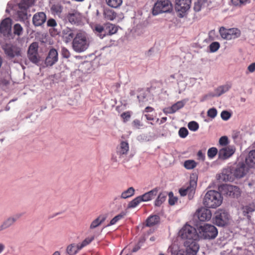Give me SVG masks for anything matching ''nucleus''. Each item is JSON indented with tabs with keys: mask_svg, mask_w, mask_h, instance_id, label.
Returning a JSON list of instances; mask_svg holds the SVG:
<instances>
[{
	"mask_svg": "<svg viewBox=\"0 0 255 255\" xmlns=\"http://www.w3.org/2000/svg\"><path fill=\"white\" fill-rule=\"evenodd\" d=\"M107 216L105 214H102L99 216L95 219L90 225V229H93L102 224L107 219Z\"/></svg>",
	"mask_w": 255,
	"mask_h": 255,
	"instance_id": "obj_25",
	"label": "nucleus"
},
{
	"mask_svg": "<svg viewBox=\"0 0 255 255\" xmlns=\"http://www.w3.org/2000/svg\"><path fill=\"white\" fill-rule=\"evenodd\" d=\"M80 250H81L78 249V245L71 244L67 247L66 252L69 255H75Z\"/></svg>",
	"mask_w": 255,
	"mask_h": 255,
	"instance_id": "obj_31",
	"label": "nucleus"
},
{
	"mask_svg": "<svg viewBox=\"0 0 255 255\" xmlns=\"http://www.w3.org/2000/svg\"><path fill=\"white\" fill-rule=\"evenodd\" d=\"M141 245L140 243L138 242L136 245H135V246L133 248V249L131 250V252L133 253L137 252L138 250H139L140 248Z\"/></svg>",
	"mask_w": 255,
	"mask_h": 255,
	"instance_id": "obj_60",
	"label": "nucleus"
},
{
	"mask_svg": "<svg viewBox=\"0 0 255 255\" xmlns=\"http://www.w3.org/2000/svg\"><path fill=\"white\" fill-rule=\"evenodd\" d=\"M104 15L105 18L110 20H113L115 19L117 16V13L115 12L113 10L107 9L104 11Z\"/></svg>",
	"mask_w": 255,
	"mask_h": 255,
	"instance_id": "obj_30",
	"label": "nucleus"
},
{
	"mask_svg": "<svg viewBox=\"0 0 255 255\" xmlns=\"http://www.w3.org/2000/svg\"><path fill=\"white\" fill-rule=\"evenodd\" d=\"M61 54L63 57L68 58L70 56V53L69 51L65 47H63L61 49Z\"/></svg>",
	"mask_w": 255,
	"mask_h": 255,
	"instance_id": "obj_52",
	"label": "nucleus"
},
{
	"mask_svg": "<svg viewBox=\"0 0 255 255\" xmlns=\"http://www.w3.org/2000/svg\"><path fill=\"white\" fill-rule=\"evenodd\" d=\"M218 153V149L216 147H211L210 148L207 152V155L209 158H214Z\"/></svg>",
	"mask_w": 255,
	"mask_h": 255,
	"instance_id": "obj_43",
	"label": "nucleus"
},
{
	"mask_svg": "<svg viewBox=\"0 0 255 255\" xmlns=\"http://www.w3.org/2000/svg\"><path fill=\"white\" fill-rule=\"evenodd\" d=\"M228 142V138L226 136H222L219 139V143L222 146L227 145Z\"/></svg>",
	"mask_w": 255,
	"mask_h": 255,
	"instance_id": "obj_53",
	"label": "nucleus"
},
{
	"mask_svg": "<svg viewBox=\"0 0 255 255\" xmlns=\"http://www.w3.org/2000/svg\"><path fill=\"white\" fill-rule=\"evenodd\" d=\"M248 70L250 73H253L255 71V62L251 64L248 67Z\"/></svg>",
	"mask_w": 255,
	"mask_h": 255,
	"instance_id": "obj_59",
	"label": "nucleus"
},
{
	"mask_svg": "<svg viewBox=\"0 0 255 255\" xmlns=\"http://www.w3.org/2000/svg\"><path fill=\"white\" fill-rule=\"evenodd\" d=\"M171 195H173L172 192H170L169 194V204L170 205H174L175 204V203L176 202H177V199L176 197H171L170 196Z\"/></svg>",
	"mask_w": 255,
	"mask_h": 255,
	"instance_id": "obj_57",
	"label": "nucleus"
},
{
	"mask_svg": "<svg viewBox=\"0 0 255 255\" xmlns=\"http://www.w3.org/2000/svg\"><path fill=\"white\" fill-rule=\"evenodd\" d=\"M230 215L228 212L223 210H218L215 213L213 222L218 226L223 227L229 223Z\"/></svg>",
	"mask_w": 255,
	"mask_h": 255,
	"instance_id": "obj_9",
	"label": "nucleus"
},
{
	"mask_svg": "<svg viewBox=\"0 0 255 255\" xmlns=\"http://www.w3.org/2000/svg\"><path fill=\"white\" fill-rule=\"evenodd\" d=\"M11 30V20L6 18L2 20L0 25V32L4 36H8Z\"/></svg>",
	"mask_w": 255,
	"mask_h": 255,
	"instance_id": "obj_15",
	"label": "nucleus"
},
{
	"mask_svg": "<svg viewBox=\"0 0 255 255\" xmlns=\"http://www.w3.org/2000/svg\"><path fill=\"white\" fill-rule=\"evenodd\" d=\"M125 215L124 213H121L120 214L116 216L114 218H113L109 224L108 225V226H112L116 224L119 221L123 219Z\"/></svg>",
	"mask_w": 255,
	"mask_h": 255,
	"instance_id": "obj_41",
	"label": "nucleus"
},
{
	"mask_svg": "<svg viewBox=\"0 0 255 255\" xmlns=\"http://www.w3.org/2000/svg\"><path fill=\"white\" fill-rule=\"evenodd\" d=\"M217 114V111L215 108H211L207 112V115L209 117L214 118Z\"/></svg>",
	"mask_w": 255,
	"mask_h": 255,
	"instance_id": "obj_49",
	"label": "nucleus"
},
{
	"mask_svg": "<svg viewBox=\"0 0 255 255\" xmlns=\"http://www.w3.org/2000/svg\"><path fill=\"white\" fill-rule=\"evenodd\" d=\"M178 134L180 137L185 138L187 136L188 131L186 128L183 127L179 129Z\"/></svg>",
	"mask_w": 255,
	"mask_h": 255,
	"instance_id": "obj_46",
	"label": "nucleus"
},
{
	"mask_svg": "<svg viewBox=\"0 0 255 255\" xmlns=\"http://www.w3.org/2000/svg\"><path fill=\"white\" fill-rule=\"evenodd\" d=\"M159 191V188L156 187L152 190L140 195L143 202H147L154 199L157 195Z\"/></svg>",
	"mask_w": 255,
	"mask_h": 255,
	"instance_id": "obj_23",
	"label": "nucleus"
},
{
	"mask_svg": "<svg viewBox=\"0 0 255 255\" xmlns=\"http://www.w3.org/2000/svg\"><path fill=\"white\" fill-rule=\"evenodd\" d=\"M134 192L135 190L133 187H129L122 193L121 197L123 199H127L130 197L134 195Z\"/></svg>",
	"mask_w": 255,
	"mask_h": 255,
	"instance_id": "obj_34",
	"label": "nucleus"
},
{
	"mask_svg": "<svg viewBox=\"0 0 255 255\" xmlns=\"http://www.w3.org/2000/svg\"><path fill=\"white\" fill-rule=\"evenodd\" d=\"M172 9V4L169 0H157L152 8V14L156 15L170 12Z\"/></svg>",
	"mask_w": 255,
	"mask_h": 255,
	"instance_id": "obj_6",
	"label": "nucleus"
},
{
	"mask_svg": "<svg viewBox=\"0 0 255 255\" xmlns=\"http://www.w3.org/2000/svg\"><path fill=\"white\" fill-rule=\"evenodd\" d=\"M184 246L185 250H179L176 255H196L199 249V245L195 243H184Z\"/></svg>",
	"mask_w": 255,
	"mask_h": 255,
	"instance_id": "obj_14",
	"label": "nucleus"
},
{
	"mask_svg": "<svg viewBox=\"0 0 255 255\" xmlns=\"http://www.w3.org/2000/svg\"><path fill=\"white\" fill-rule=\"evenodd\" d=\"M211 52H214L217 51L220 47V44L218 42H212L209 46Z\"/></svg>",
	"mask_w": 255,
	"mask_h": 255,
	"instance_id": "obj_47",
	"label": "nucleus"
},
{
	"mask_svg": "<svg viewBox=\"0 0 255 255\" xmlns=\"http://www.w3.org/2000/svg\"><path fill=\"white\" fill-rule=\"evenodd\" d=\"M167 193L165 192H160L154 201L155 206H160L166 200Z\"/></svg>",
	"mask_w": 255,
	"mask_h": 255,
	"instance_id": "obj_29",
	"label": "nucleus"
},
{
	"mask_svg": "<svg viewBox=\"0 0 255 255\" xmlns=\"http://www.w3.org/2000/svg\"><path fill=\"white\" fill-rule=\"evenodd\" d=\"M154 110V109L150 107H147L145 108L144 110V112L148 113L152 112Z\"/></svg>",
	"mask_w": 255,
	"mask_h": 255,
	"instance_id": "obj_62",
	"label": "nucleus"
},
{
	"mask_svg": "<svg viewBox=\"0 0 255 255\" xmlns=\"http://www.w3.org/2000/svg\"><path fill=\"white\" fill-rule=\"evenodd\" d=\"M179 236L183 239L186 240L185 243L198 244L197 240L199 235L195 228L188 225H185L179 232Z\"/></svg>",
	"mask_w": 255,
	"mask_h": 255,
	"instance_id": "obj_3",
	"label": "nucleus"
},
{
	"mask_svg": "<svg viewBox=\"0 0 255 255\" xmlns=\"http://www.w3.org/2000/svg\"><path fill=\"white\" fill-rule=\"evenodd\" d=\"M38 44L37 42L32 43L29 46L27 51V57L29 60L34 64L40 61V56L38 53Z\"/></svg>",
	"mask_w": 255,
	"mask_h": 255,
	"instance_id": "obj_12",
	"label": "nucleus"
},
{
	"mask_svg": "<svg viewBox=\"0 0 255 255\" xmlns=\"http://www.w3.org/2000/svg\"><path fill=\"white\" fill-rule=\"evenodd\" d=\"M63 37L66 43L70 42L73 40L74 34L72 29L69 27H66L62 30Z\"/></svg>",
	"mask_w": 255,
	"mask_h": 255,
	"instance_id": "obj_24",
	"label": "nucleus"
},
{
	"mask_svg": "<svg viewBox=\"0 0 255 255\" xmlns=\"http://www.w3.org/2000/svg\"><path fill=\"white\" fill-rule=\"evenodd\" d=\"M223 197L220 193L215 190H209L205 195L203 204L208 208H216L220 206Z\"/></svg>",
	"mask_w": 255,
	"mask_h": 255,
	"instance_id": "obj_2",
	"label": "nucleus"
},
{
	"mask_svg": "<svg viewBox=\"0 0 255 255\" xmlns=\"http://www.w3.org/2000/svg\"><path fill=\"white\" fill-rule=\"evenodd\" d=\"M197 186V181L194 179H191L189 183L181 188L179 192L181 196H188V198L191 200L193 198Z\"/></svg>",
	"mask_w": 255,
	"mask_h": 255,
	"instance_id": "obj_10",
	"label": "nucleus"
},
{
	"mask_svg": "<svg viewBox=\"0 0 255 255\" xmlns=\"http://www.w3.org/2000/svg\"><path fill=\"white\" fill-rule=\"evenodd\" d=\"M188 127L190 130L195 131L199 128V125L197 122L192 121L188 123Z\"/></svg>",
	"mask_w": 255,
	"mask_h": 255,
	"instance_id": "obj_45",
	"label": "nucleus"
},
{
	"mask_svg": "<svg viewBox=\"0 0 255 255\" xmlns=\"http://www.w3.org/2000/svg\"><path fill=\"white\" fill-rule=\"evenodd\" d=\"M236 148L233 146H228L220 149L219 151V158L226 159L231 157L235 152Z\"/></svg>",
	"mask_w": 255,
	"mask_h": 255,
	"instance_id": "obj_19",
	"label": "nucleus"
},
{
	"mask_svg": "<svg viewBox=\"0 0 255 255\" xmlns=\"http://www.w3.org/2000/svg\"><path fill=\"white\" fill-rule=\"evenodd\" d=\"M235 176L237 178H242L245 175V168L243 166L237 167L234 172Z\"/></svg>",
	"mask_w": 255,
	"mask_h": 255,
	"instance_id": "obj_38",
	"label": "nucleus"
},
{
	"mask_svg": "<svg viewBox=\"0 0 255 255\" xmlns=\"http://www.w3.org/2000/svg\"><path fill=\"white\" fill-rule=\"evenodd\" d=\"M203 1L202 0H198L197 2H195L194 5V10L196 12L199 11L203 5Z\"/></svg>",
	"mask_w": 255,
	"mask_h": 255,
	"instance_id": "obj_48",
	"label": "nucleus"
},
{
	"mask_svg": "<svg viewBox=\"0 0 255 255\" xmlns=\"http://www.w3.org/2000/svg\"><path fill=\"white\" fill-rule=\"evenodd\" d=\"M47 25L48 27H55L57 25V22L54 19L50 18L47 21Z\"/></svg>",
	"mask_w": 255,
	"mask_h": 255,
	"instance_id": "obj_55",
	"label": "nucleus"
},
{
	"mask_svg": "<svg viewBox=\"0 0 255 255\" xmlns=\"http://www.w3.org/2000/svg\"><path fill=\"white\" fill-rule=\"evenodd\" d=\"M129 151V145L127 141H122L117 147V153L121 158L128 154Z\"/></svg>",
	"mask_w": 255,
	"mask_h": 255,
	"instance_id": "obj_21",
	"label": "nucleus"
},
{
	"mask_svg": "<svg viewBox=\"0 0 255 255\" xmlns=\"http://www.w3.org/2000/svg\"><path fill=\"white\" fill-rule=\"evenodd\" d=\"M184 106V103L182 101H178L175 104H173L170 108L167 109L166 112L168 114H173L177 111L178 110L183 108Z\"/></svg>",
	"mask_w": 255,
	"mask_h": 255,
	"instance_id": "obj_26",
	"label": "nucleus"
},
{
	"mask_svg": "<svg viewBox=\"0 0 255 255\" xmlns=\"http://www.w3.org/2000/svg\"><path fill=\"white\" fill-rule=\"evenodd\" d=\"M2 48L6 55L9 58L21 56V49L16 45L11 44H6L3 46Z\"/></svg>",
	"mask_w": 255,
	"mask_h": 255,
	"instance_id": "obj_13",
	"label": "nucleus"
},
{
	"mask_svg": "<svg viewBox=\"0 0 255 255\" xmlns=\"http://www.w3.org/2000/svg\"><path fill=\"white\" fill-rule=\"evenodd\" d=\"M197 157L198 159L204 161L205 158V156L201 150H199L197 153Z\"/></svg>",
	"mask_w": 255,
	"mask_h": 255,
	"instance_id": "obj_58",
	"label": "nucleus"
},
{
	"mask_svg": "<svg viewBox=\"0 0 255 255\" xmlns=\"http://www.w3.org/2000/svg\"><path fill=\"white\" fill-rule=\"evenodd\" d=\"M23 31V28L20 24L16 23L14 25L13 33L14 35L19 36L22 35Z\"/></svg>",
	"mask_w": 255,
	"mask_h": 255,
	"instance_id": "obj_39",
	"label": "nucleus"
},
{
	"mask_svg": "<svg viewBox=\"0 0 255 255\" xmlns=\"http://www.w3.org/2000/svg\"><path fill=\"white\" fill-rule=\"evenodd\" d=\"M94 239V237H88L86 238L81 244H77L78 249L81 250L85 247L89 245Z\"/></svg>",
	"mask_w": 255,
	"mask_h": 255,
	"instance_id": "obj_36",
	"label": "nucleus"
},
{
	"mask_svg": "<svg viewBox=\"0 0 255 255\" xmlns=\"http://www.w3.org/2000/svg\"><path fill=\"white\" fill-rule=\"evenodd\" d=\"M58 52L55 49L52 48L48 52L46 58L45 64L46 66H52L58 61Z\"/></svg>",
	"mask_w": 255,
	"mask_h": 255,
	"instance_id": "obj_16",
	"label": "nucleus"
},
{
	"mask_svg": "<svg viewBox=\"0 0 255 255\" xmlns=\"http://www.w3.org/2000/svg\"><path fill=\"white\" fill-rule=\"evenodd\" d=\"M132 126L136 128H139L140 127L142 126V124L141 123L139 120L135 119L132 122Z\"/></svg>",
	"mask_w": 255,
	"mask_h": 255,
	"instance_id": "obj_56",
	"label": "nucleus"
},
{
	"mask_svg": "<svg viewBox=\"0 0 255 255\" xmlns=\"http://www.w3.org/2000/svg\"><path fill=\"white\" fill-rule=\"evenodd\" d=\"M47 19L46 14L44 12H38L35 13L32 17V23L35 26H42Z\"/></svg>",
	"mask_w": 255,
	"mask_h": 255,
	"instance_id": "obj_18",
	"label": "nucleus"
},
{
	"mask_svg": "<svg viewBox=\"0 0 255 255\" xmlns=\"http://www.w3.org/2000/svg\"><path fill=\"white\" fill-rule=\"evenodd\" d=\"M254 210V208L251 205H247L243 207V212L244 216H249L248 214L253 212Z\"/></svg>",
	"mask_w": 255,
	"mask_h": 255,
	"instance_id": "obj_44",
	"label": "nucleus"
},
{
	"mask_svg": "<svg viewBox=\"0 0 255 255\" xmlns=\"http://www.w3.org/2000/svg\"><path fill=\"white\" fill-rule=\"evenodd\" d=\"M144 116L146 118V119L148 121H153L154 120L153 116L150 114H145Z\"/></svg>",
	"mask_w": 255,
	"mask_h": 255,
	"instance_id": "obj_61",
	"label": "nucleus"
},
{
	"mask_svg": "<svg viewBox=\"0 0 255 255\" xmlns=\"http://www.w3.org/2000/svg\"><path fill=\"white\" fill-rule=\"evenodd\" d=\"M240 132L239 131H234L233 133L232 136L234 139H236L238 137Z\"/></svg>",
	"mask_w": 255,
	"mask_h": 255,
	"instance_id": "obj_63",
	"label": "nucleus"
},
{
	"mask_svg": "<svg viewBox=\"0 0 255 255\" xmlns=\"http://www.w3.org/2000/svg\"><path fill=\"white\" fill-rule=\"evenodd\" d=\"M220 191L224 195L233 198H238L241 194L239 187L230 184H223L219 187Z\"/></svg>",
	"mask_w": 255,
	"mask_h": 255,
	"instance_id": "obj_8",
	"label": "nucleus"
},
{
	"mask_svg": "<svg viewBox=\"0 0 255 255\" xmlns=\"http://www.w3.org/2000/svg\"><path fill=\"white\" fill-rule=\"evenodd\" d=\"M246 163L250 167L255 166V149L251 151L246 159Z\"/></svg>",
	"mask_w": 255,
	"mask_h": 255,
	"instance_id": "obj_27",
	"label": "nucleus"
},
{
	"mask_svg": "<svg viewBox=\"0 0 255 255\" xmlns=\"http://www.w3.org/2000/svg\"><path fill=\"white\" fill-rule=\"evenodd\" d=\"M160 218L158 215H152L149 217L146 221V225L148 227L153 226L159 222Z\"/></svg>",
	"mask_w": 255,
	"mask_h": 255,
	"instance_id": "obj_28",
	"label": "nucleus"
},
{
	"mask_svg": "<svg viewBox=\"0 0 255 255\" xmlns=\"http://www.w3.org/2000/svg\"><path fill=\"white\" fill-rule=\"evenodd\" d=\"M51 10L52 13L56 14H59L62 11L63 7L61 4L59 3L54 4L52 5Z\"/></svg>",
	"mask_w": 255,
	"mask_h": 255,
	"instance_id": "obj_37",
	"label": "nucleus"
},
{
	"mask_svg": "<svg viewBox=\"0 0 255 255\" xmlns=\"http://www.w3.org/2000/svg\"><path fill=\"white\" fill-rule=\"evenodd\" d=\"M35 0H21L18 4L19 9L17 14L21 21H24L27 19V10L30 6L33 4Z\"/></svg>",
	"mask_w": 255,
	"mask_h": 255,
	"instance_id": "obj_7",
	"label": "nucleus"
},
{
	"mask_svg": "<svg viewBox=\"0 0 255 255\" xmlns=\"http://www.w3.org/2000/svg\"><path fill=\"white\" fill-rule=\"evenodd\" d=\"M130 116V113L129 111L124 112L121 115V117L123 119V122L124 123L127 122L129 119Z\"/></svg>",
	"mask_w": 255,
	"mask_h": 255,
	"instance_id": "obj_50",
	"label": "nucleus"
},
{
	"mask_svg": "<svg viewBox=\"0 0 255 255\" xmlns=\"http://www.w3.org/2000/svg\"><path fill=\"white\" fill-rule=\"evenodd\" d=\"M191 0H175V8L182 13L186 12L190 8Z\"/></svg>",
	"mask_w": 255,
	"mask_h": 255,
	"instance_id": "obj_17",
	"label": "nucleus"
},
{
	"mask_svg": "<svg viewBox=\"0 0 255 255\" xmlns=\"http://www.w3.org/2000/svg\"><path fill=\"white\" fill-rule=\"evenodd\" d=\"M4 249V246L2 244L0 243V254L3 251Z\"/></svg>",
	"mask_w": 255,
	"mask_h": 255,
	"instance_id": "obj_64",
	"label": "nucleus"
},
{
	"mask_svg": "<svg viewBox=\"0 0 255 255\" xmlns=\"http://www.w3.org/2000/svg\"><path fill=\"white\" fill-rule=\"evenodd\" d=\"M199 237L205 239H212L216 237L218 230L213 225L206 224L198 228Z\"/></svg>",
	"mask_w": 255,
	"mask_h": 255,
	"instance_id": "obj_5",
	"label": "nucleus"
},
{
	"mask_svg": "<svg viewBox=\"0 0 255 255\" xmlns=\"http://www.w3.org/2000/svg\"><path fill=\"white\" fill-rule=\"evenodd\" d=\"M197 216L199 220L201 222L209 220L212 217L211 211L207 208H202L198 210Z\"/></svg>",
	"mask_w": 255,
	"mask_h": 255,
	"instance_id": "obj_20",
	"label": "nucleus"
},
{
	"mask_svg": "<svg viewBox=\"0 0 255 255\" xmlns=\"http://www.w3.org/2000/svg\"><path fill=\"white\" fill-rule=\"evenodd\" d=\"M143 202L140 196H139L132 201H130L128 205V208H133L136 207L140 203Z\"/></svg>",
	"mask_w": 255,
	"mask_h": 255,
	"instance_id": "obj_32",
	"label": "nucleus"
},
{
	"mask_svg": "<svg viewBox=\"0 0 255 255\" xmlns=\"http://www.w3.org/2000/svg\"><path fill=\"white\" fill-rule=\"evenodd\" d=\"M219 32L223 38L227 40L235 39L241 35L240 30L236 28L226 29L224 27H222L219 30Z\"/></svg>",
	"mask_w": 255,
	"mask_h": 255,
	"instance_id": "obj_11",
	"label": "nucleus"
},
{
	"mask_svg": "<svg viewBox=\"0 0 255 255\" xmlns=\"http://www.w3.org/2000/svg\"><path fill=\"white\" fill-rule=\"evenodd\" d=\"M94 30L102 39L107 35H112L116 33L118 30V27L111 23H107L104 25L97 24L94 27Z\"/></svg>",
	"mask_w": 255,
	"mask_h": 255,
	"instance_id": "obj_4",
	"label": "nucleus"
},
{
	"mask_svg": "<svg viewBox=\"0 0 255 255\" xmlns=\"http://www.w3.org/2000/svg\"><path fill=\"white\" fill-rule=\"evenodd\" d=\"M69 21L71 23H75L77 22L76 15L74 13H69L67 16Z\"/></svg>",
	"mask_w": 255,
	"mask_h": 255,
	"instance_id": "obj_54",
	"label": "nucleus"
},
{
	"mask_svg": "<svg viewBox=\"0 0 255 255\" xmlns=\"http://www.w3.org/2000/svg\"><path fill=\"white\" fill-rule=\"evenodd\" d=\"M232 4L235 6L241 7L249 2L248 0H231Z\"/></svg>",
	"mask_w": 255,
	"mask_h": 255,
	"instance_id": "obj_42",
	"label": "nucleus"
},
{
	"mask_svg": "<svg viewBox=\"0 0 255 255\" xmlns=\"http://www.w3.org/2000/svg\"><path fill=\"white\" fill-rule=\"evenodd\" d=\"M90 45V40L87 34L83 31L78 32L72 41L73 50L77 52H82L88 49Z\"/></svg>",
	"mask_w": 255,
	"mask_h": 255,
	"instance_id": "obj_1",
	"label": "nucleus"
},
{
	"mask_svg": "<svg viewBox=\"0 0 255 255\" xmlns=\"http://www.w3.org/2000/svg\"><path fill=\"white\" fill-rule=\"evenodd\" d=\"M231 88L229 85H224L219 87L216 89V92L218 96L227 92Z\"/></svg>",
	"mask_w": 255,
	"mask_h": 255,
	"instance_id": "obj_40",
	"label": "nucleus"
},
{
	"mask_svg": "<svg viewBox=\"0 0 255 255\" xmlns=\"http://www.w3.org/2000/svg\"><path fill=\"white\" fill-rule=\"evenodd\" d=\"M107 4L113 8L119 7L123 2L122 0H106Z\"/></svg>",
	"mask_w": 255,
	"mask_h": 255,
	"instance_id": "obj_35",
	"label": "nucleus"
},
{
	"mask_svg": "<svg viewBox=\"0 0 255 255\" xmlns=\"http://www.w3.org/2000/svg\"><path fill=\"white\" fill-rule=\"evenodd\" d=\"M231 116V114L227 111H223L221 114L222 119L225 121L229 119Z\"/></svg>",
	"mask_w": 255,
	"mask_h": 255,
	"instance_id": "obj_51",
	"label": "nucleus"
},
{
	"mask_svg": "<svg viewBox=\"0 0 255 255\" xmlns=\"http://www.w3.org/2000/svg\"><path fill=\"white\" fill-rule=\"evenodd\" d=\"M22 214H17L13 217H10L6 220L0 226V231L11 226L17 219L20 218Z\"/></svg>",
	"mask_w": 255,
	"mask_h": 255,
	"instance_id": "obj_22",
	"label": "nucleus"
},
{
	"mask_svg": "<svg viewBox=\"0 0 255 255\" xmlns=\"http://www.w3.org/2000/svg\"><path fill=\"white\" fill-rule=\"evenodd\" d=\"M197 165V163L195 160L191 159L185 160L184 162V167L188 170L194 169Z\"/></svg>",
	"mask_w": 255,
	"mask_h": 255,
	"instance_id": "obj_33",
	"label": "nucleus"
}]
</instances>
